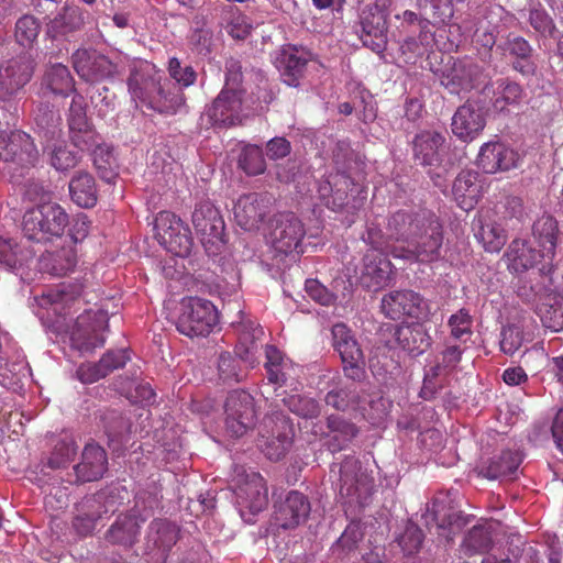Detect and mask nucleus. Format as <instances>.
Segmentation results:
<instances>
[{
    "mask_svg": "<svg viewBox=\"0 0 563 563\" xmlns=\"http://www.w3.org/2000/svg\"><path fill=\"white\" fill-rule=\"evenodd\" d=\"M429 519L439 530H449L453 533L467 523L465 516L456 509L448 496L433 498L431 506L427 508V522H429Z\"/></svg>",
    "mask_w": 563,
    "mask_h": 563,
    "instance_id": "nucleus-29",
    "label": "nucleus"
},
{
    "mask_svg": "<svg viewBox=\"0 0 563 563\" xmlns=\"http://www.w3.org/2000/svg\"><path fill=\"white\" fill-rule=\"evenodd\" d=\"M34 123L36 132L46 142H52L62 134L60 114L48 103H40L34 110Z\"/></svg>",
    "mask_w": 563,
    "mask_h": 563,
    "instance_id": "nucleus-45",
    "label": "nucleus"
},
{
    "mask_svg": "<svg viewBox=\"0 0 563 563\" xmlns=\"http://www.w3.org/2000/svg\"><path fill=\"white\" fill-rule=\"evenodd\" d=\"M452 194L462 210H473L481 196L478 174L470 170L461 172L454 179Z\"/></svg>",
    "mask_w": 563,
    "mask_h": 563,
    "instance_id": "nucleus-39",
    "label": "nucleus"
},
{
    "mask_svg": "<svg viewBox=\"0 0 563 563\" xmlns=\"http://www.w3.org/2000/svg\"><path fill=\"white\" fill-rule=\"evenodd\" d=\"M38 157V150L30 134L21 130L0 129V159L20 168H32Z\"/></svg>",
    "mask_w": 563,
    "mask_h": 563,
    "instance_id": "nucleus-12",
    "label": "nucleus"
},
{
    "mask_svg": "<svg viewBox=\"0 0 563 563\" xmlns=\"http://www.w3.org/2000/svg\"><path fill=\"white\" fill-rule=\"evenodd\" d=\"M332 346L340 355L344 376L362 382L366 376L363 352L349 327L342 322L332 325Z\"/></svg>",
    "mask_w": 563,
    "mask_h": 563,
    "instance_id": "nucleus-11",
    "label": "nucleus"
},
{
    "mask_svg": "<svg viewBox=\"0 0 563 563\" xmlns=\"http://www.w3.org/2000/svg\"><path fill=\"white\" fill-rule=\"evenodd\" d=\"M33 251L11 239L0 238V264L10 269L21 268L33 258Z\"/></svg>",
    "mask_w": 563,
    "mask_h": 563,
    "instance_id": "nucleus-48",
    "label": "nucleus"
},
{
    "mask_svg": "<svg viewBox=\"0 0 563 563\" xmlns=\"http://www.w3.org/2000/svg\"><path fill=\"white\" fill-rule=\"evenodd\" d=\"M283 402L289 411L303 418H316L321 411L314 399L302 394H289L284 397Z\"/></svg>",
    "mask_w": 563,
    "mask_h": 563,
    "instance_id": "nucleus-56",
    "label": "nucleus"
},
{
    "mask_svg": "<svg viewBox=\"0 0 563 563\" xmlns=\"http://www.w3.org/2000/svg\"><path fill=\"white\" fill-rule=\"evenodd\" d=\"M463 353L464 347H462L460 343H453L448 339L435 365L432 366L430 373L426 375L424 383L430 375L432 377H439L454 371L462 361Z\"/></svg>",
    "mask_w": 563,
    "mask_h": 563,
    "instance_id": "nucleus-50",
    "label": "nucleus"
},
{
    "mask_svg": "<svg viewBox=\"0 0 563 563\" xmlns=\"http://www.w3.org/2000/svg\"><path fill=\"white\" fill-rule=\"evenodd\" d=\"M507 258L509 268L517 273L531 268H537L540 275L552 273L541 269L545 264V251L537 250L526 241L514 240L508 249Z\"/></svg>",
    "mask_w": 563,
    "mask_h": 563,
    "instance_id": "nucleus-31",
    "label": "nucleus"
},
{
    "mask_svg": "<svg viewBox=\"0 0 563 563\" xmlns=\"http://www.w3.org/2000/svg\"><path fill=\"white\" fill-rule=\"evenodd\" d=\"M91 156L98 175L106 181L111 183L118 175V163L112 148L104 144H99L91 151Z\"/></svg>",
    "mask_w": 563,
    "mask_h": 563,
    "instance_id": "nucleus-52",
    "label": "nucleus"
},
{
    "mask_svg": "<svg viewBox=\"0 0 563 563\" xmlns=\"http://www.w3.org/2000/svg\"><path fill=\"white\" fill-rule=\"evenodd\" d=\"M391 263L383 254H366L361 275L362 285L368 290L378 291L390 283Z\"/></svg>",
    "mask_w": 563,
    "mask_h": 563,
    "instance_id": "nucleus-35",
    "label": "nucleus"
},
{
    "mask_svg": "<svg viewBox=\"0 0 563 563\" xmlns=\"http://www.w3.org/2000/svg\"><path fill=\"white\" fill-rule=\"evenodd\" d=\"M243 89L222 87L207 108L206 114L212 126L230 128L243 122Z\"/></svg>",
    "mask_w": 563,
    "mask_h": 563,
    "instance_id": "nucleus-14",
    "label": "nucleus"
},
{
    "mask_svg": "<svg viewBox=\"0 0 563 563\" xmlns=\"http://www.w3.org/2000/svg\"><path fill=\"white\" fill-rule=\"evenodd\" d=\"M495 85L492 97V104L495 110L504 111L509 106L520 103L523 97V88L518 82L501 78L496 80Z\"/></svg>",
    "mask_w": 563,
    "mask_h": 563,
    "instance_id": "nucleus-47",
    "label": "nucleus"
},
{
    "mask_svg": "<svg viewBox=\"0 0 563 563\" xmlns=\"http://www.w3.org/2000/svg\"><path fill=\"white\" fill-rule=\"evenodd\" d=\"M43 84L52 93L68 96L75 89V81L67 65L55 63L46 68Z\"/></svg>",
    "mask_w": 563,
    "mask_h": 563,
    "instance_id": "nucleus-46",
    "label": "nucleus"
},
{
    "mask_svg": "<svg viewBox=\"0 0 563 563\" xmlns=\"http://www.w3.org/2000/svg\"><path fill=\"white\" fill-rule=\"evenodd\" d=\"M179 529L166 519H154L145 537V554L152 563H166L172 549L177 544Z\"/></svg>",
    "mask_w": 563,
    "mask_h": 563,
    "instance_id": "nucleus-16",
    "label": "nucleus"
},
{
    "mask_svg": "<svg viewBox=\"0 0 563 563\" xmlns=\"http://www.w3.org/2000/svg\"><path fill=\"white\" fill-rule=\"evenodd\" d=\"M498 48L514 58L511 67L515 71L525 77L536 76L537 64L532 59L533 47L528 40L520 35L509 34L506 41L498 45Z\"/></svg>",
    "mask_w": 563,
    "mask_h": 563,
    "instance_id": "nucleus-32",
    "label": "nucleus"
},
{
    "mask_svg": "<svg viewBox=\"0 0 563 563\" xmlns=\"http://www.w3.org/2000/svg\"><path fill=\"white\" fill-rule=\"evenodd\" d=\"M532 236L537 243L545 251V264L542 271L552 272L555 249L558 247L559 225L553 216L543 214L532 224Z\"/></svg>",
    "mask_w": 563,
    "mask_h": 563,
    "instance_id": "nucleus-34",
    "label": "nucleus"
},
{
    "mask_svg": "<svg viewBox=\"0 0 563 563\" xmlns=\"http://www.w3.org/2000/svg\"><path fill=\"white\" fill-rule=\"evenodd\" d=\"M317 198L334 212L344 207L357 210L366 199V191L345 172H332L317 181Z\"/></svg>",
    "mask_w": 563,
    "mask_h": 563,
    "instance_id": "nucleus-3",
    "label": "nucleus"
},
{
    "mask_svg": "<svg viewBox=\"0 0 563 563\" xmlns=\"http://www.w3.org/2000/svg\"><path fill=\"white\" fill-rule=\"evenodd\" d=\"M69 136L74 146L81 151H92L99 145L100 136L90 123L86 124V126L69 130Z\"/></svg>",
    "mask_w": 563,
    "mask_h": 563,
    "instance_id": "nucleus-64",
    "label": "nucleus"
},
{
    "mask_svg": "<svg viewBox=\"0 0 563 563\" xmlns=\"http://www.w3.org/2000/svg\"><path fill=\"white\" fill-rule=\"evenodd\" d=\"M269 205L271 197L266 194H246L234 205V218L242 229H256L268 213Z\"/></svg>",
    "mask_w": 563,
    "mask_h": 563,
    "instance_id": "nucleus-26",
    "label": "nucleus"
},
{
    "mask_svg": "<svg viewBox=\"0 0 563 563\" xmlns=\"http://www.w3.org/2000/svg\"><path fill=\"white\" fill-rule=\"evenodd\" d=\"M311 511V503L299 490H289L286 498L275 505L274 523L283 529H294L305 522Z\"/></svg>",
    "mask_w": 563,
    "mask_h": 563,
    "instance_id": "nucleus-22",
    "label": "nucleus"
},
{
    "mask_svg": "<svg viewBox=\"0 0 563 563\" xmlns=\"http://www.w3.org/2000/svg\"><path fill=\"white\" fill-rule=\"evenodd\" d=\"M472 317L466 309H461L450 316L448 325L450 329V341L455 340L461 343L466 342L472 335Z\"/></svg>",
    "mask_w": 563,
    "mask_h": 563,
    "instance_id": "nucleus-59",
    "label": "nucleus"
},
{
    "mask_svg": "<svg viewBox=\"0 0 563 563\" xmlns=\"http://www.w3.org/2000/svg\"><path fill=\"white\" fill-rule=\"evenodd\" d=\"M33 62L26 56L11 59L0 68V100H11L32 78Z\"/></svg>",
    "mask_w": 563,
    "mask_h": 563,
    "instance_id": "nucleus-23",
    "label": "nucleus"
},
{
    "mask_svg": "<svg viewBox=\"0 0 563 563\" xmlns=\"http://www.w3.org/2000/svg\"><path fill=\"white\" fill-rule=\"evenodd\" d=\"M77 264V252L68 245L58 250L46 251L40 260V269L54 276H64Z\"/></svg>",
    "mask_w": 563,
    "mask_h": 563,
    "instance_id": "nucleus-41",
    "label": "nucleus"
},
{
    "mask_svg": "<svg viewBox=\"0 0 563 563\" xmlns=\"http://www.w3.org/2000/svg\"><path fill=\"white\" fill-rule=\"evenodd\" d=\"M518 153L501 142L482 145L476 158L477 166L486 174L508 172L517 167Z\"/></svg>",
    "mask_w": 563,
    "mask_h": 563,
    "instance_id": "nucleus-25",
    "label": "nucleus"
},
{
    "mask_svg": "<svg viewBox=\"0 0 563 563\" xmlns=\"http://www.w3.org/2000/svg\"><path fill=\"white\" fill-rule=\"evenodd\" d=\"M219 321L213 302L200 297H186L180 301L176 330L188 338L207 336Z\"/></svg>",
    "mask_w": 563,
    "mask_h": 563,
    "instance_id": "nucleus-6",
    "label": "nucleus"
},
{
    "mask_svg": "<svg viewBox=\"0 0 563 563\" xmlns=\"http://www.w3.org/2000/svg\"><path fill=\"white\" fill-rule=\"evenodd\" d=\"M77 454V445L71 439H64L56 443L51 453L47 465L52 470H60L67 467Z\"/></svg>",
    "mask_w": 563,
    "mask_h": 563,
    "instance_id": "nucleus-60",
    "label": "nucleus"
},
{
    "mask_svg": "<svg viewBox=\"0 0 563 563\" xmlns=\"http://www.w3.org/2000/svg\"><path fill=\"white\" fill-rule=\"evenodd\" d=\"M129 88L134 99L159 113L175 114L186 101L181 89L148 62H141L134 67Z\"/></svg>",
    "mask_w": 563,
    "mask_h": 563,
    "instance_id": "nucleus-2",
    "label": "nucleus"
},
{
    "mask_svg": "<svg viewBox=\"0 0 563 563\" xmlns=\"http://www.w3.org/2000/svg\"><path fill=\"white\" fill-rule=\"evenodd\" d=\"M239 167L247 175H261L265 170L263 150L256 145L244 146L239 156Z\"/></svg>",
    "mask_w": 563,
    "mask_h": 563,
    "instance_id": "nucleus-58",
    "label": "nucleus"
},
{
    "mask_svg": "<svg viewBox=\"0 0 563 563\" xmlns=\"http://www.w3.org/2000/svg\"><path fill=\"white\" fill-rule=\"evenodd\" d=\"M71 62L77 75L89 82L109 79L117 73V65L96 51L77 49L71 55Z\"/></svg>",
    "mask_w": 563,
    "mask_h": 563,
    "instance_id": "nucleus-21",
    "label": "nucleus"
},
{
    "mask_svg": "<svg viewBox=\"0 0 563 563\" xmlns=\"http://www.w3.org/2000/svg\"><path fill=\"white\" fill-rule=\"evenodd\" d=\"M382 312L389 319L400 320L404 317L420 319L429 313L426 299L413 290H395L382 298Z\"/></svg>",
    "mask_w": 563,
    "mask_h": 563,
    "instance_id": "nucleus-17",
    "label": "nucleus"
},
{
    "mask_svg": "<svg viewBox=\"0 0 563 563\" xmlns=\"http://www.w3.org/2000/svg\"><path fill=\"white\" fill-rule=\"evenodd\" d=\"M412 154L417 164L438 167L445 152V135L438 131L422 130L412 140Z\"/></svg>",
    "mask_w": 563,
    "mask_h": 563,
    "instance_id": "nucleus-24",
    "label": "nucleus"
},
{
    "mask_svg": "<svg viewBox=\"0 0 563 563\" xmlns=\"http://www.w3.org/2000/svg\"><path fill=\"white\" fill-rule=\"evenodd\" d=\"M266 378L268 383L285 386L289 384L290 371L294 369L289 361L285 360L280 350H277L274 345H266Z\"/></svg>",
    "mask_w": 563,
    "mask_h": 563,
    "instance_id": "nucleus-44",
    "label": "nucleus"
},
{
    "mask_svg": "<svg viewBox=\"0 0 563 563\" xmlns=\"http://www.w3.org/2000/svg\"><path fill=\"white\" fill-rule=\"evenodd\" d=\"M107 322L103 314L86 311L77 317L71 331L70 341L78 351H93L102 346L106 339L102 334Z\"/></svg>",
    "mask_w": 563,
    "mask_h": 563,
    "instance_id": "nucleus-18",
    "label": "nucleus"
},
{
    "mask_svg": "<svg viewBox=\"0 0 563 563\" xmlns=\"http://www.w3.org/2000/svg\"><path fill=\"white\" fill-rule=\"evenodd\" d=\"M108 470L107 452L99 445L88 444L81 462L74 466L75 479L70 483H86L100 479Z\"/></svg>",
    "mask_w": 563,
    "mask_h": 563,
    "instance_id": "nucleus-30",
    "label": "nucleus"
},
{
    "mask_svg": "<svg viewBox=\"0 0 563 563\" xmlns=\"http://www.w3.org/2000/svg\"><path fill=\"white\" fill-rule=\"evenodd\" d=\"M529 23L540 37L553 38L558 33L553 18L544 9H532L529 13Z\"/></svg>",
    "mask_w": 563,
    "mask_h": 563,
    "instance_id": "nucleus-61",
    "label": "nucleus"
},
{
    "mask_svg": "<svg viewBox=\"0 0 563 563\" xmlns=\"http://www.w3.org/2000/svg\"><path fill=\"white\" fill-rule=\"evenodd\" d=\"M168 74L174 84L183 90L197 81V73L191 65L183 66L177 57H172L168 62Z\"/></svg>",
    "mask_w": 563,
    "mask_h": 563,
    "instance_id": "nucleus-62",
    "label": "nucleus"
},
{
    "mask_svg": "<svg viewBox=\"0 0 563 563\" xmlns=\"http://www.w3.org/2000/svg\"><path fill=\"white\" fill-rule=\"evenodd\" d=\"M156 241L177 256H187L194 246L190 228L173 212L162 211L154 219Z\"/></svg>",
    "mask_w": 563,
    "mask_h": 563,
    "instance_id": "nucleus-9",
    "label": "nucleus"
},
{
    "mask_svg": "<svg viewBox=\"0 0 563 563\" xmlns=\"http://www.w3.org/2000/svg\"><path fill=\"white\" fill-rule=\"evenodd\" d=\"M224 427L228 434L240 438L252 430L257 421L255 400L244 389L230 391L223 405Z\"/></svg>",
    "mask_w": 563,
    "mask_h": 563,
    "instance_id": "nucleus-8",
    "label": "nucleus"
},
{
    "mask_svg": "<svg viewBox=\"0 0 563 563\" xmlns=\"http://www.w3.org/2000/svg\"><path fill=\"white\" fill-rule=\"evenodd\" d=\"M191 221L203 245L223 244V218L212 202L199 201L195 207Z\"/></svg>",
    "mask_w": 563,
    "mask_h": 563,
    "instance_id": "nucleus-20",
    "label": "nucleus"
},
{
    "mask_svg": "<svg viewBox=\"0 0 563 563\" xmlns=\"http://www.w3.org/2000/svg\"><path fill=\"white\" fill-rule=\"evenodd\" d=\"M68 189L71 200L79 207L91 208L97 203L96 181L89 173H76L69 180Z\"/></svg>",
    "mask_w": 563,
    "mask_h": 563,
    "instance_id": "nucleus-43",
    "label": "nucleus"
},
{
    "mask_svg": "<svg viewBox=\"0 0 563 563\" xmlns=\"http://www.w3.org/2000/svg\"><path fill=\"white\" fill-rule=\"evenodd\" d=\"M276 251L285 254L302 253V240L306 236L303 223L292 213L280 214L271 232Z\"/></svg>",
    "mask_w": 563,
    "mask_h": 563,
    "instance_id": "nucleus-19",
    "label": "nucleus"
},
{
    "mask_svg": "<svg viewBox=\"0 0 563 563\" xmlns=\"http://www.w3.org/2000/svg\"><path fill=\"white\" fill-rule=\"evenodd\" d=\"M492 534L485 526H474L466 533L462 549L466 555L482 554L492 548Z\"/></svg>",
    "mask_w": 563,
    "mask_h": 563,
    "instance_id": "nucleus-53",
    "label": "nucleus"
},
{
    "mask_svg": "<svg viewBox=\"0 0 563 563\" xmlns=\"http://www.w3.org/2000/svg\"><path fill=\"white\" fill-rule=\"evenodd\" d=\"M264 427L271 428L269 435H262L260 448L271 461H279L286 456L294 437L291 420L280 411L272 412L264 418Z\"/></svg>",
    "mask_w": 563,
    "mask_h": 563,
    "instance_id": "nucleus-13",
    "label": "nucleus"
},
{
    "mask_svg": "<svg viewBox=\"0 0 563 563\" xmlns=\"http://www.w3.org/2000/svg\"><path fill=\"white\" fill-rule=\"evenodd\" d=\"M68 216L59 203L43 202L27 209L22 218V231L30 241L45 243L64 234Z\"/></svg>",
    "mask_w": 563,
    "mask_h": 563,
    "instance_id": "nucleus-4",
    "label": "nucleus"
},
{
    "mask_svg": "<svg viewBox=\"0 0 563 563\" xmlns=\"http://www.w3.org/2000/svg\"><path fill=\"white\" fill-rule=\"evenodd\" d=\"M485 126L486 118L483 109L470 101L456 109L451 124L453 134L463 142L478 136Z\"/></svg>",
    "mask_w": 563,
    "mask_h": 563,
    "instance_id": "nucleus-27",
    "label": "nucleus"
},
{
    "mask_svg": "<svg viewBox=\"0 0 563 563\" xmlns=\"http://www.w3.org/2000/svg\"><path fill=\"white\" fill-rule=\"evenodd\" d=\"M88 16V11L66 2L63 10L49 20L47 34L53 38L67 37L80 31Z\"/></svg>",
    "mask_w": 563,
    "mask_h": 563,
    "instance_id": "nucleus-33",
    "label": "nucleus"
},
{
    "mask_svg": "<svg viewBox=\"0 0 563 563\" xmlns=\"http://www.w3.org/2000/svg\"><path fill=\"white\" fill-rule=\"evenodd\" d=\"M364 532L361 525L356 522L350 523L339 540L332 545V552L340 558H345L355 552L358 543L363 540Z\"/></svg>",
    "mask_w": 563,
    "mask_h": 563,
    "instance_id": "nucleus-55",
    "label": "nucleus"
},
{
    "mask_svg": "<svg viewBox=\"0 0 563 563\" xmlns=\"http://www.w3.org/2000/svg\"><path fill=\"white\" fill-rule=\"evenodd\" d=\"M232 481L242 517H245V510L255 516L267 507V484L260 473L245 466H235Z\"/></svg>",
    "mask_w": 563,
    "mask_h": 563,
    "instance_id": "nucleus-7",
    "label": "nucleus"
},
{
    "mask_svg": "<svg viewBox=\"0 0 563 563\" xmlns=\"http://www.w3.org/2000/svg\"><path fill=\"white\" fill-rule=\"evenodd\" d=\"M486 80L484 67L471 57H450L440 81L449 93H467Z\"/></svg>",
    "mask_w": 563,
    "mask_h": 563,
    "instance_id": "nucleus-10",
    "label": "nucleus"
},
{
    "mask_svg": "<svg viewBox=\"0 0 563 563\" xmlns=\"http://www.w3.org/2000/svg\"><path fill=\"white\" fill-rule=\"evenodd\" d=\"M41 32L38 20L31 14H23L15 23V38L24 48H31Z\"/></svg>",
    "mask_w": 563,
    "mask_h": 563,
    "instance_id": "nucleus-57",
    "label": "nucleus"
},
{
    "mask_svg": "<svg viewBox=\"0 0 563 563\" xmlns=\"http://www.w3.org/2000/svg\"><path fill=\"white\" fill-rule=\"evenodd\" d=\"M339 496L349 507L367 506L375 492V478L362 467L355 455H347L339 464Z\"/></svg>",
    "mask_w": 563,
    "mask_h": 563,
    "instance_id": "nucleus-5",
    "label": "nucleus"
},
{
    "mask_svg": "<svg viewBox=\"0 0 563 563\" xmlns=\"http://www.w3.org/2000/svg\"><path fill=\"white\" fill-rule=\"evenodd\" d=\"M522 462L518 451H503L499 455L487 460L482 466L479 474L488 479H512Z\"/></svg>",
    "mask_w": 563,
    "mask_h": 563,
    "instance_id": "nucleus-36",
    "label": "nucleus"
},
{
    "mask_svg": "<svg viewBox=\"0 0 563 563\" xmlns=\"http://www.w3.org/2000/svg\"><path fill=\"white\" fill-rule=\"evenodd\" d=\"M386 231L398 243L388 246L395 258L420 264L441 258L443 224L429 209H400L388 218Z\"/></svg>",
    "mask_w": 563,
    "mask_h": 563,
    "instance_id": "nucleus-1",
    "label": "nucleus"
},
{
    "mask_svg": "<svg viewBox=\"0 0 563 563\" xmlns=\"http://www.w3.org/2000/svg\"><path fill=\"white\" fill-rule=\"evenodd\" d=\"M144 519L120 515L104 534L108 543L131 548L136 543Z\"/></svg>",
    "mask_w": 563,
    "mask_h": 563,
    "instance_id": "nucleus-37",
    "label": "nucleus"
},
{
    "mask_svg": "<svg viewBox=\"0 0 563 563\" xmlns=\"http://www.w3.org/2000/svg\"><path fill=\"white\" fill-rule=\"evenodd\" d=\"M361 34L360 38L364 46L375 53L385 49L386 44V16L377 7H369L363 10L361 14Z\"/></svg>",
    "mask_w": 563,
    "mask_h": 563,
    "instance_id": "nucleus-28",
    "label": "nucleus"
},
{
    "mask_svg": "<svg viewBox=\"0 0 563 563\" xmlns=\"http://www.w3.org/2000/svg\"><path fill=\"white\" fill-rule=\"evenodd\" d=\"M264 336L262 327L253 321L242 324L239 343L235 346V353L242 362L250 366L258 363V353L261 341Z\"/></svg>",
    "mask_w": 563,
    "mask_h": 563,
    "instance_id": "nucleus-38",
    "label": "nucleus"
},
{
    "mask_svg": "<svg viewBox=\"0 0 563 563\" xmlns=\"http://www.w3.org/2000/svg\"><path fill=\"white\" fill-rule=\"evenodd\" d=\"M324 400L333 409L344 411L356 408L361 402V395L356 390L355 385H347L328 391Z\"/></svg>",
    "mask_w": 563,
    "mask_h": 563,
    "instance_id": "nucleus-54",
    "label": "nucleus"
},
{
    "mask_svg": "<svg viewBox=\"0 0 563 563\" xmlns=\"http://www.w3.org/2000/svg\"><path fill=\"white\" fill-rule=\"evenodd\" d=\"M395 338L402 351L413 355L423 354L431 344V338L421 323L398 325Z\"/></svg>",
    "mask_w": 563,
    "mask_h": 563,
    "instance_id": "nucleus-40",
    "label": "nucleus"
},
{
    "mask_svg": "<svg viewBox=\"0 0 563 563\" xmlns=\"http://www.w3.org/2000/svg\"><path fill=\"white\" fill-rule=\"evenodd\" d=\"M327 426L333 433L329 448L333 452L345 449L354 437L357 434V428L354 423L344 420V418L338 415H331L327 419Z\"/></svg>",
    "mask_w": 563,
    "mask_h": 563,
    "instance_id": "nucleus-49",
    "label": "nucleus"
},
{
    "mask_svg": "<svg viewBox=\"0 0 563 563\" xmlns=\"http://www.w3.org/2000/svg\"><path fill=\"white\" fill-rule=\"evenodd\" d=\"M308 62V54L303 51L296 47H286L278 58V67L285 84L292 87L298 86Z\"/></svg>",
    "mask_w": 563,
    "mask_h": 563,
    "instance_id": "nucleus-42",
    "label": "nucleus"
},
{
    "mask_svg": "<svg viewBox=\"0 0 563 563\" xmlns=\"http://www.w3.org/2000/svg\"><path fill=\"white\" fill-rule=\"evenodd\" d=\"M113 504L112 497L104 493L86 496L75 506L73 529L81 538H87L95 530L98 520L117 510Z\"/></svg>",
    "mask_w": 563,
    "mask_h": 563,
    "instance_id": "nucleus-15",
    "label": "nucleus"
},
{
    "mask_svg": "<svg viewBox=\"0 0 563 563\" xmlns=\"http://www.w3.org/2000/svg\"><path fill=\"white\" fill-rule=\"evenodd\" d=\"M476 238L488 252H499L508 240L506 230L499 223L493 221L483 222L482 220H479Z\"/></svg>",
    "mask_w": 563,
    "mask_h": 563,
    "instance_id": "nucleus-51",
    "label": "nucleus"
},
{
    "mask_svg": "<svg viewBox=\"0 0 563 563\" xmlns=\"http://www.w3.org/2000/svg\"><path fill=\"white\" fill-rule=\"evenodd\" d=\"M241 358L233 357L230 353H222L219 357V374L220 379L223 382H242L245 377V372L241 367Z\"/></svg>",
    "mask_w": 563,
    "mask_h": 563,
    "instance_id": "nucleus-63",
    "label": "nucleus"
}]
</instances>
